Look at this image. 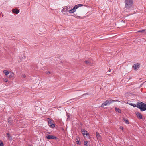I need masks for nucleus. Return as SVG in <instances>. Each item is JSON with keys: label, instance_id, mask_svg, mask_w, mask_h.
Segmentation results:
<instances>
[{"label": "nucleus", "instance_id": "cd10ccee", "mask_svg": "<svg viewBox=\"0 0 146 146\" xmlns=\"http://www.w3.org/2000/svg\"><path fill=\"white\" fill-rule=\"evenodd\" d=\"M85 146H91L90 144H87Z\"/></svg>", "mask_w": 146, "mask_h": 146}, {"label": "nucleus", "instance_id": "a878e982", "mask_svg": "<svg viewBox=\"0 0 146 146\" xmlns=\"http://www.w3.org/2000/svg\"><path fill=\"white\" fill-rule=\"evenodd\" d=\"M46 73L48 74H50V71L46 72Z\"/></svg>", "mask_w": 146, "mask_h": 146}, {"label": "nucleus", "instance_id": "6e6552de", "mask_svg": "<svg viewBox=\"0 0 146 146\" xmlns=\"http://www.w3.org/2000/svg\"><path fill=\"white\" fill-rule=\"evenodd\" d=\"M133 67L135 70H137L140 67V64L139 63L135 64L134 65Z\"/></svg>", "mask_w": 146, "mask_h": 146}, {"label": "nucleus", "instance_id": "9b49d317", "mask_svg": "<svg viewBox=\"0 0 146 146\" xmlns=\"http://www.w3.org/2000/svg\"><path fill=\"white\" fill-rule=\"evenodd\" d=\"M8 123H9V125H11L12 124L13 121L12 120L11 117H9L8 118Z\"/></svg>", "mask_w": 146, "mask_h": 146}, {"label": "nucleus", "instance_id": "f8f14e48", "mask_svg": "<svg viewBox=\"0 0 146 146\" xmlns=\"http://www.w3.org/2000/svg\"><path fill=\"white\" fill-rule=\"evenodd\" d=\"M96 135L97 138L98 139H99V140L101 139V137L99 133H98V132H96Z\"/></svg>", "mask_w": 146, "mask_h": 146}, {"label": "nucleus", "instance_id": "f3484780", "mask_svg": "<svg viewBox=\"0 0 146 146\" xmlns=\"http://www.w3.org/2000/svg\"><path fill=\"white\" fill-rule=\"evenodd\" d=\"M3 72L6 75H7L9 74V72L8 71H6V70L3 71Z\"/></svg>", "mask_w": 146, "mask_h": 146}, {"label": "nucleus", "instance_id": "1a4fd4ad", "mask_svg": "<svg viewBox=\"0 0 146 146\" xmlns=\"http://www.w3.org/2000/svg\"><path fill=\"white\" fill-rule=\"evenodd\" d=\"M83 6V5L82 4H78L75 5L73 8L74 9L76 10V9H77L78 8L80 7H81Z\"/></svg>", "mask_w": 146, "mask_h": 146}, {"label": "nucleus", "instance_id": "b1692460", "mask_svg": "<svg viewBox=\"0 0 146 146\" xmlns=\"http://www.w3.org/2000/svg\"><path fill=\"white\" fill-rule=\"evenodd\" d=\"M88 144V142L87 141H85L84 142V144L85 145H86V144Z\"/></svg>", "mask_w": 146, "mask_h": 146}, {"label": "nucleus", "instance_id": "f03ea898", "mask_svg": "<svg viewBox=\"0 0 146 146\" xmlns=\"http://www.w3.org/2000/svg\"><path fill=\"white\" fill-rule=\"evenodd\" d=\"M125 7L127 8H129L133 5V0H125Z\"/></svg>", "mask_w": 146, "mask_h": 146}, {"label": "nucleus", "instance_id": "c756f323", "mask_svg": "<svg viewBox=\"0 0 146 146\" xmlns=\"http://www.w3.org/2000/svg\"><path fill=\"white\" fill-rule=\"evenodd\" d=\"M23 77L24 78H25L26 77V76L25 74L23 75Z\"/></svg>", "mask_w": 146, "mask_h": 146}, {"label": "nucleus", "instance_id": "20e7f679", "mask_svg": "<svg viewBox=\"0 0 146 146\" xmlns=\"http://www.w3.org/2000/svg\"><path fill=\"white\" fill-rule=\"evenodd\" d=\"M48 121L49 125L52 128H54L55 127V124L53 123L54 121L49 118H48Z\"/></svg>", "mask_w": 146, "mask_h": 146}, {"label": "nucleus", "instance_id": "393cba45", "mask_svg": "<svg viewBox=\"0 0 146 146\" xmlns=\"http://www.w3.org/2000/svg\"><path fill=\"white\" fill-rule=\"evenodd\" d=\"M3 80L5 82H8V80L6 78H5L3 79Z\"/></svg>", "mask_w": 146, "mask_h": 146}, {"label": "nucleus", "instance_id": "f257e3e1", "mask_svg": "<svg viewBox=\"0 0 146 146\" xmlns=\"http://www.w3.org/2000/svg\"><path fill=\"white\" fill-rule=\"evenodd\" d=\"M137 107L139 109L142 111L146 110V104L142 102L137 103Z\"/></svg>", "mask_w": 146, "mask_h": 146}, {"label": "nucleus", "instance_id": "ddd939ff", "mask_svg": "<svg viewBox=\"0 0 146 146\" xmlns=\"http://www.w3.org/2000/svg\"><path fill=\"white\" fill-rule=\"evenodd\" d=\"M19 11L18 9H13L12 10V12L14 13L17 14L19 13Z\"/></svg>", "mask_w": 146, "mask_h": 146}, {"label": "nucleus", "instance_id": "473e14b6", "mask_svg": "<svg viewBox=\"0 0 146 146\" xmlns=\"http://www.w3.org/2000/svg\"><path fill=\"white\" fill-rule=\"evenodd\" d=\"M121 129H122V130H123V127H122V128H121Z\"/></svg>", "mask_w": 146, "mask_h": 146}, {"label": "nucleus", "instance_id": "39448f33", "mask_svg": "<svg viewBox=\"0 0 146 146\" xmlns=\"http://www.w3.org/2000/svg\"><path fill=\"white\" fill-rule=\"evenodd\" d=\"M46 138L48 139H54L56 140L57 139V137H56L52 135H48L46 136Z\"/></svg>", "mask_w": 146, "mask_h": 146}, {"label": "nucleus", "instance_id": "9d476101", "mask_svg": "<svg viewBox=\"0 0 146 146\" xmlns=\"http://www.w3.org/2000/svg\"><path fill=\"white\" fill-rule=\"evenodd\" d=\"M136 115L138 118H139L140 119H143L142 116L141 114L140 113L137 112V113H136Z\"/></svg>", "mask_w": 146, "mask_h": 146}, {"label": "nucleus", "instance_id": "2eb2a0df", "mask_svg": "<svg viewBox=\"0 0 146 146\" xmlns=\"http://www.w3.org/2000/svg\"><path fill=\"white\" fill-rule=\"evenodd\" d=\"M6 134L8 138V139L10 140L12 139V136H10V134L9 133H7Z\"/></svg>", "mask_w": 146, "mask_h": 146}, {"label": "nucleus", "instance_id": "bb28decb", "mask_svg": "<svg viewBox=\"0 0 146 146\" xmlns=\"http://www.w3.org/2000/svg\"><path fill=\"white\" fill-rule=\"evenodd\" d=\"M76 99V98H73V99H70L68 101H67L66 102H67L68 101H70V100H75Z\"/></svg>", "mask_w": 146, "mask_h": 146}, {"label": "nucleus", "instance_id": "7ed1b4c3", "mask_svg": "<svg viewBox=\"0 0 146 146\" xmlns=\"http://www.w3.org/2000/svg\"><path fill=\"white\" fill-rule=\"evenodd\" d=\"M116 101H118L115 100H106L104 103H103L102 104L101 106V107L103 108H104V106H106L108 105H110L112 102H114Z\"/></svg>", "mask_w": 146, "mask_h": 146}, {"label": "nucleus", "instance_id": "72a5a7b5", "mask_svg": "<svg viewBox=\"0 0 146 146\" xmlns=\"http://www.w3.org/2000/svg\"><path fill=\"white\" fill-rule=\"evenodd\" d=\"M133 146V145H131V146Z\"/></svg>", "mask_w": 146, "mask_h": 146}, {"label": "nucleus", "instance_id": "aec40b11", "mask_svg": "<svg viewBox=\"0 0 146 146\" xmlns=\"http://www.w3.org/2000/svg\"><path fill=\"white\" fill-rule=\"evenodd\" d=\"M145 31L146 32L145 33H146V30L145 31V29H142V30H140L138 31V32H140V33H143Z\"/></svg>", "mask_w": 146, "mask_h": 146}, {"label": "nucleus", "instance_id": "c85d7f7f", "mask_svg": "<svg viewBox=\"0 0 146 146\" xmlns=\"http://www.w3.org/2000/svg\"><path fill=\"white\" fill-rule=\"evenodd\" d=\"M12 77V75H9V77L10 78L11 77Z\"/></svg>", "mask_w": 146, "mask_h": 146}, {"label": "nucleus", "instance_id": "423d86ee", "mask_svg": "<svg viewBox=\"0 0 146 146\" xmlns=\"http://www.w3.org/2000/svg\"><path fill=\"white\" fill-rule=\"evenodd\" d=\"M81 131L82 134L83 135L84 137H85V135H86V136L89 135V134L88 132L86 131L85 129H83L81 130Z\"/></svg>", "mask_w": 146, "mask_h": 146}, {"label": "nucleus", "instance_id": "a211bd4d", "mask_svg": "<svg viewBox=\"0 0 146 146\" xmlns=\"http://www.w3.org/2000/svg\"><path fill=\"white\" fill-rule=\"evenodd\" d=\"M75 10L73 8L72 9L68 11L69 12L71 13H73L74 12H75Z\"/></svg>", "mask_w": 146, "mask_h": 146}, {"label": "nucleus", "instance_id": "412c9836", "mask_svg": "<svg viewBox=\"0 0 146 146\" xmlns=\"http://www.w3.org/2000/svg\"><path fill=\"white\" fill-rule=\"evenodd\" d=\"M84 62L86 64L88 65H89L91 62L89 61L88 60V61H85Z\"/></svg>", "mask_w": 146, "mask_h": 146}, {"label": "nucleus", "instance_id": "4468645a", "mask_svg": "<svg viewBox=\"0 0 146 146\" xmlns=\"http://www.w3.org/2000/svg\"><path fill=\"white\" fill-rule=\"evenodd\" d=\"M115 110L117 112L119 113H121V110L117 107L115 108Z\"/></svg>", "mask_w": 146, "mask_h": 146}, {"label": "nucleus", "instance_id": "5701e85b", "mask_svg": "<svg viewBox=\"0 0 146 146\" xmlns=\"http://www.w3.org/2000/svg\"><path fill=\"white\" fill-rule=\"evenodd\" d=\"M0 146H4L3 143L2 141H0Z\"/></svg>", "mask_w": 146, "mask_h": 146}, {"label": "nucleus", "instance_id": "4be33fe9", "mask_svg": "<svg viewBox=\"0 0 146 146\" xmlns=\"http://www.w3.org/2000/svg\"><path fill=\"white\" fill-rule=\"evenodd\" d=\"M129 104L131 106H133V107H137V105H136V104H133V103H129Z\"/></svg>", "mask_w": 146, "mask_h": 146}, {"label": "nucleus", "instance_id": "0eeeda50", "mask_svg": "<svg viewBox=\"0 0 146 146\" xmlns=\"http://www.w3.org/2000/svg\"><path fill=\"white\" fill-rule=\"evenodd\" d=\"M68 7L67 6L65 7L62 10V12H63V13H66L69 10H68Z\"/></svg>", "mask_w": 146, "mask_h": 146}, {"label": "nucleus", "instance_id": "dca6fc26", "mask_svg": "<svg viewBox=\"0 0 146 146\" xmlns=\"http://www.w3.org/2000/svg\"><path fill=\"white\" fill-rule=\"evenodd\" d=\"M123 120H124V122L125 123L127 124H129V121L127 119H125V118H123Z\"/></svg>", "mask_w": 146, "mask_h": 146}, {"label": "nucleus", "instance_id": "7c9ffc66", "mask_svg": "<svg viewBox=\"0 0 146 146\" xmlns=\"http://www.w3.org/2000/svg\"><path fill=\"white\" fill-rule=\"evenodd\" d=\"M86 94H88L87 93H85V94H83V95H86Z\"/></svg>", "mask_w": 146, "mask_h": 146}, {"label": "nucleus", "instance_id": "6ab92c4d", "mask_svg": "<svg viewBox=\"0 0 146 146\" xmlns=\"http://www.w3.org/2000/svg\"><path fill=\"white\" fill-rule=\"evenodd\" d=\"M76 143L77 144L80 145L81 144L80 142L78 140L77 138H76Z\"/></svg>", "mask_w": 146, "mask_h": 146}, {"label": "nucleus", "instance_id": "2f4dec72", "mask_svg": "<svg viewBox=\"0 0 146 146\" xmlns=\"http://www.w3.org/2000/svg\"><path fill=\"white\" fill-rule=\"evenodd\" d=\"M29 146H32L31 145H30V144H29Z\"/></svg>", "mask_w": 146, "mask_h": 146}]
</instances>
